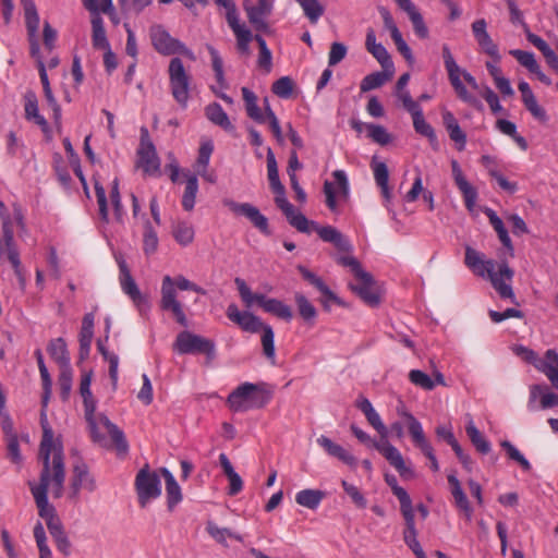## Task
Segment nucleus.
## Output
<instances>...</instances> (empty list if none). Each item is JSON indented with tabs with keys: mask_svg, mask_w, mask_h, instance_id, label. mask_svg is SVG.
<instances>
[{
	"mask_svg": "<svg viewBox=\"0 0 558 558\" xmlns=\"http://www.w3.org/2000/svg\"><path fill=\"white\" fill-rule=\"evenodd\" d=\"M205 114L207 119L223 129L227 132H233L234 125L231 123L227 112L223 110L220 104L213 102L205 108Z\"/></svg>",
	"mask_w": 558,
	"mask_h": 558,
	"instance_id": "39",
	"label": "nucleus"
},
{
	"mask_svg": "<svg viewBox=\"0 0 558 558\" xmlns=\"http://www.w3.org/2000/svg\"><path fill=\"white\" fill-rule=\"evenodd\" d=\"M206 530L208 534L220 544H226L227 537L233 538L238 542L242 541L241 535L233 533L227 527H219L213 522H208Z\"/></svg>",
	"mask_w": 558,
	"mask_h": 558,
	"instance_id": "57",
	"label": "nucleus"
},
{
	"mask_svg": "<svg viewBox=\"0 0 558 558\" xmlns=\"http://www.w3.org/2000/svg\"><path fill=\"white\" fill-rule=\"evenodd\" d=\"M313 231L317 232L324 242L331 243L338 251L350 252L352 250L350 241L332 226H319L317 222L308 220L307 231L301 232L310 234Z\"/></svg>",
	"mask_w": 558,
	"mask_h": 558,
	"instance_id": "15",
	"label": "nucleus"
},
{
	"mask_svg": "<svg viewBox=\"0 0 558 558\" xmlns=\"http://www.w3.org/2000/svg\"><path fill=\"white\" fill-rule=\"evenodd\" d=\"M409 379L413 385L425 390H433L435 388V381L432 377L420 369L410 371Z\"/></svg>",
	"mask_w": 558,
	"mask_h": 558,
	"instance_id": "64",
	"label": "nucleus"
},
{
	"mask_svg": "<svg viewBox=\"0 0 558 558\" xmlns=\"http://www.w3.org/2000/svg\"><path fill=\"white\" fill-rule=\"evenodd\" d=\"M244 9L248 21L256 27V29L266 28L267 25L265 23V16L271 11V5L267 0H258L257 5H248L247 2H245Z\"/></svg>",
	"mask_w": 558,
	"mask_h": 558,
	"instance_id": "36",
	"label": "nucleus"
},
{
	"mask_svg": "<svg viewBox=\"0 0 558 558\" xmlns=\"http://www.w3.org/2000/svg\"><path fill=\"white\" fill-rule=\"evenodd\" d=\"M94 187H95V194H96L97 204H98L99 217L104 223H108L109 222V211H108L106 190L101 185V183L98 181H95Z\"/></svg>",
	"mask_w": 558,
	"mask_h": 558,
	"instance_id": "58",
	"label": "nucleus"
},
{
	"mask_svg": "<svg viewBox=\"0 0 558 558\" xmlns=\"http://www.w3.org/2000/svg\"><path fill=\"white\" fill-rule=\"evenodd\" d=\"M234 283L238 288L239 294L243 303L251 307L254 303H257L266 313L272 314L278 318L286 322H290L293 317L292 310L289 305L277 299L267 298L260 293H253L245 280L236 277Z\"/></svg>",
	"mask_w": 558,
	"mask_h": 558,
	"instance_id": "7",
	"label": "nucleus"
},
{
	"mask_svg": "<svg viewBox=\"0 0 558 558\" xmlns=\"http://www.w3.org/2000/svg\"><path fill=\"white\" fill-rule=\"evenodd\" d=\"M442 121L450 140L457 144V148L459 150L464 149L466 144V135L461 130L458 120L454 118L453 113L450 111H445L442 113Z\"/></svg>",
	"mask_w": 558,
	"mask_h": 558,
	"instance_id": "37",
	"label": "nucleus"
},
{
	"mask_svg": "<svg viewBox=\"0 0 558 558\" xmlns=\"http://www.w3.org/2000/svg\"><path fill=\"white\" fill-rule=\"evenodd\" d=\"M262 348L263 354L270 362L271 365H276V348H275V332L270 325L266 324L262 329Z\"/></svg>",
	"mask_w": 558,
	"mask_h": 558,
	"instance_id": "45",
	"label": "nucleus"
},
{
	"mask_svg": "<svg viewBox=\"0 0 558 558\" xmlns=\"http://www.w3.org/2000/svg\"><path fill=\"white\" fill-rule=\"evenodd\" d=\"M335 182L326 181L324 183V193L326 195V205L331 210L337 209V196L347 199L349 197V180L343 170H336L332 173Z\"/></svg>",
	"mask_w": 558,
	"mask_h": 558,
	"instance_id": "14",
	"label": "nucleus"
},
{
	"mask_svg": "<svg viewBox=\"0 0 558 558\" xmlns=\"http://www.w3.org/2000/svg\"><path fill=\"white\" fill-rule=\"evenodd\" d=\"M451 168L454 182L463 195L465 207L473 210L477 199L476 190L468 182L457 160L451 161Z\"/></svg>",
	"mask_w": 558,
	"mask_h": 558,
	"instance_id": "24",
	"label": "nucleus"
},
{
	"mask_svg": "<svg viewBox=\"0 0 558 558\" xmlns=\"http://www.w3.org/2000/svg\"><path fill=\"white\" fill-rule=\"evenodd\" d=\"M151 45L157 52L163 56L175 54L180 40L171 35L161 25H153L149 29Z\"/></svg>",
	"mask_w": 558,
	"mask_h": 558,
	"instance_id": "20",
	"label": "nucleus"
},
{
	"mask_svg": "<svg viewBox=\"0 0 558 558\" xmlns=\"http://www.w3.org/2000/svg\"><path fill=\"white\" fill-rule=\"evenodd\" d=\"M464 264L475 276L487 278L501 299L510 300L511 303L518 304L510 284L514 271L507 262L497 264L494 259H486L483 253L466 246Z\"/></svg>",
	"mask_w": 558,
	"mask_h": 558,
	"instance_id": "2",
	"label": "nucleus"
},
{
	"mask_svg": "<svg viewBox=\"0 0 558 558\" xmlns=\"http://www.w3.org/2000/svg\"><path fill=\"white\" fill-rule=\"evenodd\" d=\"M465 432L472 445L476 448L478 452L486 454L492 450L490 442L478 430V428L475 426L473 422V418L470 415H468Z\"/></svg>",
	"mask_w": 558,
	"mask_h": 558,
	"instance_id": "42",
	"label": "nucleus"
},
{
	"mask_svg": "<svg viewBox=\"0 0 558 558\" xmlns=\"http://www.w3.org/2000/svg\"><path fill=\"white\" fill-rule=\"evenodd\" d=\"M226 19L235 35L238 50L242 54H250V41L254 38L252 32L240 24L238 13L226 14Z\"/></svg>",
	"mask_w": 558,
	"mask_h": 558,
	"instance_id": "27",
	"label": "nucleus"
},
{
	"mask_svg": "<svg viewBox=\"0 0 558 558\" xmlns=\"http://www.w3.org/2000/svg\"><path fill=\"white\" fill-rule=\"evenodd\" d=\"M254 39L258 44L259 53L257 64L260 69L269 72L272 66V54L270 49L267 47L266 40L260 35H255Z\"/></svg>",
	"mask_w": 558,
	"mask_h": 558,
	"instance_id": "55",
	"label": "nucleus"
},
{
	"mask_svg": "<svg viewBox=\"0 0 558 558\" xmlns=\"http://www.w3.org/2000/svg\"><path fill=\"white\" fill-rule=\"evenodd\" d=\"M96 420L97 426L100 424L107 429L117 450L120 453H126L129 451V444L126 441L124 433L104 414H99L98 416H96ZM97 432L99 433L98 429Z\"/></svg>",
	"mask_w": 558,
	"mask_h": 558,
	"instance_id": "34",
	"label": "nucleus"
},
{
	"mask_svg": "<svg viewBox=\"0 0 558 558\" xmlns=\"http://www.w3.org/2000/svg\"><path fill=\"white\" fill-rule=\"evenodd\" d=\"M411 116L413 119V126L418 134L426 136L430 140H434L436 137L434 129L430 126L429 123L425 121L422 109L417 110Z\"/></svg>",
	"mask_w": 558,
	"mask_h": 558,
	"instance_id": "59",
	"label": "nucleus"
},
{
	"mask_svg": "<svg viewBox=\"0 0 558 558\" xmlns=\"http://www.w3.org/2000/svg\"><path fill=\"white\" fill-rule=\"evenodd\" d=\"M500 446L506 450L509 459L519 463L524 471L531 470L529 460L509 440H502Z\"/></svg>",
	"mask_w": 558,
	"mask_h": 558,
	"instance_id": "63",
	"label": "nucleus"
},
{
	"mask_svg": "<svg viewBox=\"0 0 558 558\" xmlns=\"http://www.w3.org/2000/svg\"><path fill=\"white\" fill-rule=\"evenodd\" d=\"M94 314L87 313L84 315L82 320V327L80 331V356L85 359L88 356L94 337Z\"/></svg>",
	"mask_w": 558,
	"mask_h": 558,
	"instance_id": "35",
	"label": "nucleus"
},
{
	"mask_svg": "<svg viewBox=\"0 0 558 558\" xmlns=\"http://www.w3.org/2000/svg\"><path fill=\"white\" fill-rule=\"evenodd\" d=\"M193 286L194 282L182 275L177 276L175 278L166 275L161 282L159 301L160 310L171 313L175 322L183 327H187L189 322L183 304L178 300L177 290L192 291Z\"/></svg>",
	"mask_w": 558,
	"mask_h": 558,
	"instance_id": "5",
	"label": "nucleus"
},
{
	"mask_svg": "<svg viewBox=\"0 0 558 558\" xmlns=\"http://www.w3.org/2000/svg\"><path fill=\"white\" fill-rule=\"evenodd\" d=\"M471 27L473 36L481 50L496 62H500L501 56L497 44L494 43L487 32V22L484 19H478L472 23Z\"/></svg>",
	"mask_w": 558,
	"mask_h": 558,
	"instance_id": "18",
	"label": "nucleus"
},
{
	"mask_svg": "<svg viewBox=\"0 0 558 558\" xmlns=\"http://www.w3.org/2000/svg\"><path fill=\"white\" fill-rule=\"evenodd\" d=\"M355 279L356 282L350 284L352 291L369 306H377L380 303V296L373 276L367 271H363L355 276Z\"/></svg>",
	"mask_w": 558,
	"mask_h": 558,
	"instance_id": "17",
	"label": "nucleus"
},
{
	"mask_svg": "<svg viewBox=\"0 0 558 558\" xmlns=\"http://www.w3.org/2000/svg\"><path fill=\"white\" fill-rule=\"evenodd\" d=\"M442 58H444V63H445V68L448 73L450 84L452 85L458 97L462 101L471 105L472 107H474L476 109H482L483 108L482 102L476 97H474L472 94H470L468 92L466 87L464 86V84L462 83V81L460 78V76L462 75L464 81L471 86V88H473L474 90H477L480 88V86H478L475 77L468 71L460 69V66L457 64V62L450 51V48L448 45L442 46Z\"/></svg>",
	"mask_w": 558,
	"mask_h": 558,
	"instance_id": "6",
	"label": "nucleus"
},
{
	"mask_svg": "<svg viewBox=\"0 0 558 558\" xmlns=\"http://www.w3.org/2000/svg\"><path fill=\"white\" fill-rule=\"evenodd\" d=\"M108 341V335L106 336L105 340H98L97 341V349L104 360L109 364V377L111 380L112 389L117 390L118 387V379H119V356L107 349L105 345V342Z\"/></svg>",
	"mask_w": 558,
	"mask_h": 558,
	"instance_id": "38",
	"label": "nucleus"
},
{
	"mask_svg": "<svg viewBox=\"0 0 558 558\" xmlns=\"http://www.w3.org/2000/svg\"><path fill=\"white\" fill-rule=\"evenodd\" d=\"M29 487L38 508V514L46 521L47 529L56 543L57 549L64 556H69L71 554V542L61 520L56 513L54 507L48 501V489L52 492V480H39L38 484L29 483Z\"/></svg>",
	"mask_w": 558,
	"mask_h": 558,
	"instance_id": "3",
	"label": "nucleus"
},
{
	"mask_svg": "<svg viewBox=\"0 0 558 558\" xmlns=\"http://www.w3.org/2000/svg\"><path fill=\"white\" fill-rule=\"evenodd\" d=\"M2 240L5 245L9 262L11 263L15 275L20 278L21 282L24 283L20 252L14 240V230L10 217H5L2 221Z\"/></svg>",
	"mask_w": 558,
	"mask_h": 558,
	"instance_id": "16",
	"label": "nucleus"
},
{
	"mask_svg": "<svg viewBox=\"0 0 558 558\" xmlns=\"http://www.w3.org/2000/svg\"><path fill=\"white\" fill-rule=\"evenodd\" d=\"M137 157V166L142 168L146 174L153 175L159 172L160 160L157 156L155 145L148 137V131L146 129H142Z\"/></svg>",
	"mask_w": 558,
	"mask_h": 558,
	"instance_id": "13",
	"label": "nucleus"
},
{
	"mask_svg": "<svg viewBox=\"0 0 558 558\" xmlns=\"http://www.w3.org/2000/svg\"><path fill=\"white\" fill-rule=\"evenodd\" d=\"M299 272L302 275V277L308 281L312 286H314L324 296H326L327 301H332L338 304L341 303V301L337 298V295L328 288V286L324 282V280L316 276L314 272L308 270L305 266L299 265L298 266Z\"/></svg>",
	"mask_w": 558,
	"mask_h": 558,
	"instance_id": "40",
	"label": "nucleus"
},
{
	"mask_svg": "<svg viewBox=\"0 0 558 558\" xmlns=\"http://www.w3.org/2000/svg\"><path fill=\"white\" fill-rule=\"evenodd\" d=\"M303 9L304 15L312 24H316L324 14V7L318 0H295Z\"/></svg>",
	"mask_w": 558,
	"mask_h": 558,
	"instance_id": "53",
	"label": "nucleus"
},
{
	"mask_svg": "<svg viewBox=\"0 0 558 558\" xmlns=\"http://www.w3.org/2000/svg\"><path fill=\"white\" fill-rule=\"evenodd\" d=\"M47 351L60 368L70 366V355L63 338L52 339L47 347Z\"/></svg>",
	"mask_w": 558,
	"mask_h": 558,
	"instance_id": "41",
	"label": "nucleus"
},
{
	"mask_svg": "<svg viewBox=\"0 0 558 558\" xmlns=\"http://www.w3.org/2000/svg\"><path fill=\"white\" fill-rule=\"evenodd\" d=\"M85 410V418L88 423L92 437L95 441H100L102 439V435L97 432V420L95 415L96 411V400L93 395L90 397H82Z\"/></svg>",
	"mask_w": 558,
	"mask_h": 558,
	"instance_id": "48",
	"label": "nucleus"
},
{
	"mask_svg": "<svg viewBox=\"0 0 558 558\" xmlns=\"http://www.w3.org/2000/svg\"><path fill=\"white\" fill-rule=\"evenodd\" d=\"M227 317L239 325L242 330L257 333L266 325L262 319L251 312H241L235 304H230L227 308Z\"/></svg>",
	"mask_w": 558,
	"mask_h": 558,
	"instance_id": "19",
	"label": "nucleus"
},
{
	"mask_svg": "<svg viewBox=\"0 0 558 558\" xmlns=\"http://www.w3.org/2000/svg\"><path fill=\"white\" fill-rule=\"evenodd\" d=\"M509 53L514 57L522 66L526 68L529 72H535L537 69L538 63L533 52L521 49H511Z\"/></svg>",
	"mask_w": 558,
	"mask_h": 558,
	"instance_id": "60",
	"label": "nucleus"
},
{
	"mask_svg": "<svg viewBox=\"0 0 558 558\" xmlns=\"http://www.w3.org/2000/svg\"><path fill=\"white\" fill-rule=\"evenodd\" d=\"M541 396V408L549 409L553 407H558V395L548 391L546 386L542 385H532L530 387V398L527 402V408L531 411L535 410L534 402Z\"/></svg>",
	"mask_w": 558,
	"mask_h": 558,
	"instance_id": "31",
	"label": "nucleus"
},
{
	"mask_svg": "<svg viewBox=\"0 0 558 558\" xmlns=\"http://www.w3.org/2000/svg\"><path fill=\"white\" fill-rule=\"evenodd\" d=\"M356 407L365 415L368 424L380 435L381 439H386L389 435V429L383 423L380 415L374 409L372 402L365 397H360L356 400Z\"/></svg>",
	"mask_w": 558,
	"mask_h": 558,
	"instance_id": "25",
	"label": "nucleus"
},
{
	"mask_svg": "<svg viewBox=\"0 0 558 558\" xmlns=\"http://www.w3.org/2000/svg\"><path fill=\"white\" fill-rule=\"evenodd\" d=\"M160 473L166 482L167 507L169 511H172L182 501V490L173 474L167 468H161Z\"/></svg>",
	"mask_w": 558,
	"mask_h": 558,
	"instance_id": "33",
	"label": "nucleus"
},
{
	"mask_svg": "<svg viewBox=\"0 0 558 558\" xmlns=\"http://www.w3.org/2000/svg\"><path fill=\"white\" fill-rule=\"evenodd\" d=\"M25 117L27 120L34 121L43 129H46L48 125L44 116L39 113L38 102L34 94H27L25 96Z\"/></svg>",
	"mask_w": 558,
	"mask_h": 558,
	"instance_id": "50",
	"label": "nucleus"
},
{
	"mask_svg": "<svg viewBox=\"0 0 558 558\" xmlns=\"http://www.w3.org/2000/svg\"><path fill=\"white\" fill-rule=\"evenodd\" d=\"M82 488L94 492L97 488V484L94 476L89 473L87 465L85 463H77L73 468L70 498H77Z\"/></svg>",
	"mask_w": 558,
	"mask_h": 558,
	"instance_id": "21",
	"label": "nucleus"
},
{
	"mask_svg": "<svg viewBox=\"0 0 558 558\" xmlns=\"http://www.w3.org/2000/svg\"><path fill=\"white\" fill-rule=\"evenodd\" d=\"M137 500L141 508H146L147 505L161 495V482L157 472L151 471L148 465L142 468L134 482Z\"/></svg>",
	"mask_w": 558,
	"mask_h": 558,
	"instance_id": "9",
	"label": "nucleus"
},
{
	"mask_svg": "<svg viewBox=\"0 0 558 558\" xmlns=\"http://www.w3.org/2000/svg\"><path fill=\"white\" fill-rule=\"evenodd\" d=\"M158 235L150 221H146L143 232V251L146 255L154 254L158 248Z\"/></svg>",
	"mask_w": 558,
	"mask_h": 558,
	"instance_id": "54",
	"label": "nucleus"
},
{
	"mask_svg": "<svg viewBox=\"0 0 558 558\" xmlns=\"http://www.w3.org/2000/svg\"><path fill=\"white\" fill-rule=\"evenodd\" d=\"M171 95L178 105L185 109L190 99L191 76L180 58H172L168 68Z\"/></svg>",
	"mask_w": 558,
	"mask_h": 558,
	"instance_id": "8",
	"label": "nucleus"
},
{
	"mask_svg": "<svg viewBox=\"0 0 558 558\" xmlns=\"http://www.w3.org/2000/svg\"><path fill=\"white\" fill-rule=\"evenodd\" d=\"M92 43L93 46L97 49H108L110 48V44L107 39L106 29L104 26V20L99 14H96L92 17Z\"/></svg>",
	"mask_w": 558,
	"mask_h": 558,
	"instance_id": "44",
	"label": "nucleus"
},
{
	"mask_svg": "<svg viewBox=\"0 0 558 558\" xmlns=\"http://www.w3.org/2000/svg\"><path fill=\"white\" fill-rule=\"evenodd\" d=\"M500 446L506 450L509 459L519 463L524 471L531 470L529 460L509 440H502Z\"/></svg>",
	"mask_w": 558,
	"mask_h": 558,
	"instance_id": "62",
	"label": "nucleus"
},
{
	"mask_svg": "<svg viewBox=\"0 0 558 558\" xmlns=\"http://www.w3.org/2000/svg\"><path fill=\"white\" fill-rule=\"evenodd\" d=\"M40 425L43 438L39 447V459L43 462V470L39 480H52V497L61 498L64 489L65 466L63 446L59 438H53V430L48 423L46 409L40 412Z\"/></svg>",
	"mask_w": 558,
	"mask_h": 558,
	"instance_id": "1",
	"label": "nucleus"
},
{
	"mask_svg": "<svg viewBox=\"0 0 558 558\" xmlns=\"http://www.w3.org/2000/svg\"><path fill=\"white\" fill-rule=\"evenodd\" d=\"M207 50L211 57V65L215 72L216 82L221 90L226 89L228 84L225 77L222 58L220 57L218 50L213 46H207Z\"/></svg>",
	"mask_w": 558,
	"mask_h": 558,
	"instance_id": "51",
	"label": "nucleus"
},
{
	"mask_svg": "<svg viewBox=\"0 0 558 558\" xmlns=\"http://www.w3.org/2000/svg\"><path fill=\"white\" fill-rule=\"evenodd\" d=\"M272 392L266 383H243L227 398V403L233 412H247L262 409L271 400Z\"/></svg>",
	"mask_w": 558,
	"mask_h": 558,
	"instance_id": "4",
	"label": "nucleus"
},
{
	"mask_svg": "<svg viewBox=\"0 0 558 558\" xmlns=\"http://www.w3.org/2000/svg\"><path fill=\"white\" fill-rule=\"evenodd\" d=\"M275 203L293 228L298 231H307L308 219L287 199L286 191L276 194Z\"/></svg>",
	"mask_w": 558,
	"mask_h": 558,
	"instance_id": "22",
	"label": "nucleus"
},
{
	"mask_svg": "<svg viewBox=\"0 0 558 558\" xmlns=\"http://www.w3.org/2000/svg\"><path fill=\"white\" fill-rule=\"evenodd\" d=\"M174 350L180 354L205 353L213 356L215 354V343L190 331H181L177 336Z\"/></svg>",
	"mask_w": 558,
	"mask_h": 558,
	"instance_id": "11",
	"label": "nucleus"
},
{
	"mask_svg": "<svg viewBox=\"0 0 558 558\" xmlns=\"http://www.w3.org/2000/svg\"><path fill=\"white\" fill-rule=\"evenodd\" d=\"M397 413L408 422V429L413 442L425 436L421 422L404 405L397 408Z\"/></svg>",
	"mask_w": 558,
	"mask_h": 558,
	"instance_id": "49",
	"label": "nucleus"
},
{
	"mask_svg": "<svg viewBox=\"0 0 558 558\" xmlns=\"http://www.w3.org/2000/svg\"><path fill=\"white\" fill-rule=\"evenodd\" d=\"M117 263L119 266V281L121 289L132 300L138 312L143 315L149 310L148 300L140 291L125 259L118 257Z\"/></svg>",
	"mask_w": 558,
	"mask_h": 558,
	"instance_id": "10",
	"label": "nucleus"
},
{
	"mask_svg": "<svg viewBox=\"0 0 558 558\" xmlns=\"http://www.w3.org/2000/svg\"><path fill=\"white\" fill-rule=\"evenodd\" d=\"M365 47L385 70L393 68L388 50L380 43L376 41V34L373 28H368L366 32Z\"/></svg>",
	"mask_w": 558,
	"mask_h": 558,
	"instance_id": "26",
	"label": "nucleus"
},
{
	"mask_svg": "<svg viewBox=\"0 0 558 558\" xmlns=\"http://www.w3.org/2000/svg\"><path fill=\"white\" fill-rule=\"evenodd\" d=\"M223 205L233 214L246 217L264 235L271 234L267 217L254 205L250 203H236L229 198L223 199Z\"/></svg>",
	"mask_w": 558,
	"mask_h": 558,
	"instance_id": "12",
	"label": "nucleus"
},
{
	"mask_svg": "<svg viewBox=\"0 0 558 558\" xmlns=\"http://www.w3.org/2000/svg\"><path fill=\"white\" fill-rule=\"evenodd\" d=\"M24 9L25 25L29 38H35L39 29V15L34 0H21Z\"/></svg>",
	"mask_w": 558,
	"mask_h": 558,
	"instance_id": "43",
	"label": "nucleus"
},
{
	"mask_svg": "<svg viewBox=\"0 0 558 558\" xmlns=\"http://www.w3.org/2000/svg\"><path fill=\"white\" fill-rule=\"evenodd\" d=\"M295 302L298 305L300 316L307 323L313 324L317 316L315 306L301 293L295 294Z\"/></svg>",
	"mask_w": 558,
	"mask_h": 558,
	"instance_id": "56",
	"label": "nucleus"
},
{
	"mask_svg": "<svg viewBox=\"0 0 558 558\" xmlns=\"http://www.w3.org/2000/svg\"><path fill=\"white\" fill-rule=\"evenodd\" d=\"M447 478L450 486L451 495L453 497L454 506L457 507V509L463 512L465 518L470 521L473 515V508L465 493L462 489L460 481L457 478L454 474H449Z\"/></svg>",
	"mask_w": 558,
	"mask_h": 558,
	"instance_id": "29",
	"label": "nucleus"
},
{
	"mask_svg": "<svg viewBox=\"0 0 558 558\" xmlns=\"http://www.w3.org/2000/svg\"><path fill=\"white\" fill-rule=\"evenodd\" d=\"M174 240L182 246H187L194 240V228L187 222H178L172 230Z\"/></svg>",
	"mask_w": 558,
	"mask_h": 558,
	"instance_id": "52",
	"label": "nucleus"
},
{
	"mask_svg": "<svg viewBox=\"0 0 558 558\" xmlns=\"http://www.w3.org/2000/svg\"><path fill=\"white\" fill-rule=\"evenodd\" d=\"M375 449L385 457L402 477L413 476V471L405 465L401 452L389 441L383 439L379 444H375Z\"/></svg>",
	"mask_w": 558,
	"mask_h": 558,
	"instance_id": "23",
	"label": "nucleus"
},
{
	"mask_svg": "<svg viewBox=\"0 0 558 558\" xmlns=\"http://www.w3.org/2000/svg\"><path fill=\"white\" fill-rule=\"evenodd\" d=\"M399 8L403 10L412 25L414 33L422 39H425L428 37V28L424 22V19L418 11V9L415 7V4L411 0H402L398 3Z\"/></svg>",
	"mask_w": 558,
	"mask_h": 558,
	"instance_id": "30",
	"label": "nucleus"
},
{
	"mask_svg": "<svg viewBox=\"0 0 558 558\" xmlns=\"http://www.w3.org/2000/svg\"><path fill=\"white\" fill-rule=\"evenodd\" d=\"M316 441L330 457L337 458L350 468H356V458L342 446L333 442L325 435L319 436Z\"/></svg>",
	"mask_w": 558,
	"mask_h": 558,
	"instance_id": "28",
	"label": "nucleus"
},
{
	"mask_svg": "<svg viewBox=\"0 0 558 558\" xmlns=\"http://www.w3.org/2000/svg\"><path fill=\"white\" fill-rule=\"evenodd\" d=\"M536 368L544 373L551 386L558 390V353L555 350H547L543 360L535 364Z\"/></svg>",
	"mask_w": 558,
	"mask_h": 558,
	"instance_id": "32",
	"label": "nucleus"
},
{
	"mask_svg": "<svg viewBox=\"0 0 558 558\" xmlns=\"http://www.w3.org/2000/svg\"><path fill=\"white\" fill-rule=\"evenodd\" d=\"M325 494L318 489H303L296 493L295 501L298 505L315 510L324 499Z\"/></svg>",
	"mask_w": 558,
	"mask_h": 558,
	"instance_id": "46",
	"label": "nucleus"
},
{
	"mask_svg": "<svg viewBox=\"0 0 558 558\" xmlns=\"http://www.w3.org/2000/svg\"><path fill=\"white\" fill-rule=\"evenodd\" d=\"M366 129L368 131L367 136L375 143L379 145H387L391 142V135L387 132V130L374 123L366 124Z\"/></svg>",
	"mask_w": 558,
	"mask_h": 558,
	"instance_id": "61",
	"label": "nucleus"
},
{
	"mask_svg": "<svg viewBox=\"0 0 558 558\" xmlns=\"http://www.w3.org/2000/svg\"><path fill=\"white\" fill-rule=\"evenodd\" d=\"M198 192V180L196 174H186L185 190L182 196V207L186 211L194 209Z\"/></svg>",
	"mask_w": 558,
	"mask_h": 558,
	"instance_id": "47",
	"label": "nucleus"
}]
</instances>
